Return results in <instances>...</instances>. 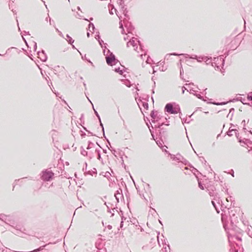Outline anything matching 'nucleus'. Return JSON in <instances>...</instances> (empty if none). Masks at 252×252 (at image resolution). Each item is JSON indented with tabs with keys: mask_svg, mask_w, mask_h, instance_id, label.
Segmentation results:
<instances>
[{
	"mask_svg": "<svg viewBox=\"0 0 252 252\" xmlns=\"http://www.w3.org/2000/svg\"><path fill=\"white\" fill-rule=\"evenodd\" d=\"M250 94H252V93H251Z\"/></svg>",
	"mask_w": 252,
	"mask_h": 252,
	"instance_id": "nucleus-41",
	"label": "nucleus"
},
{
	"mask_svg": "<svg viewBox=\"0 0 252 252\" xmlns=\"http://www.w3.org/2000/svg\"><path fill=\"white\" fill-rule=\"evenodd\" d=\"M247 98L249 100H252V95H247Z\"/></svg>",
	"mask_w": 252,
	"mask_h": 252,
	"instance_id": "nucleus-20",
	"label": "nucleus"
},
{
	"mask_svg": "<svg viewBox=\"0 0 252 252\" xmlns=\"http://www.w3.org/2000/svg\"><path fill=\"white\" fill-rule=\"evenodd\" d=\"M95 38L97 39V40H100V36L98 34L97 35L95 36Z\"/></svg>",
	"mask_w": 252,
	"mask_h": 252,
	"instance_id": "nucleus-21",
	"label": "nucleus"
},
{
	"mask_svg": "<svg viewBox=\"0 0 252 252\" xmlns=\"http://www.w3.org/2000/svg\"><path fill=\"white\" fill-rule=\"evenodd\" d=\"M135 90H136V92L137 93V91H138V90L137 89V88H135Z\"/></svg>",
	"mask_w": 252,
	"mask_h": 252,
	"instance_id": "nucleus-34",
	"label": "nucleus"
},
{
	"mask_svg": "<svg viewBox=\"0 0 252 252\" xmlns=\"http://www.w3.org/2000/svg\"><path fill=\"white\" fill-rule=\"evenodd\" d=\"M58 33H59V34L61 36H62V37H63V34L62 32L61 31H60L59 32H58Z\"/></svg>",
	"mask_w": 252,
	"mask_h": 252,
	"instance_id": "nucleus-22",
	"label": "nucleus"
},
{
	"mask_svg": "<svg viewBox=\"0 0 252 252\" xmlns=\"http://www.w3.org/2000/svg\"><path fill=\"white\" fill-rule=\"evenodd\" d=\"M53 23H54V21L51 20V25H52Z\"/></svg>",
	"mask_w": 252,
	"mask_h": 252,
	"instance_id": "nucleus-35",
	"label": "nucleus"
},
{
	"mask_svg": "<svg viewBox=\"0 0 252 252\" xmlns=\"http://www.w3.org/2000/svg\"><path fill=\"white\" fill-rule=\"evenodd\" d=\"M58 33H59V34L61 36H62V37H63V34L62 32L61 31H60L59 32H58Z\"/></svg>",
	"mask_w": 252,
	"mask_h": 252,
	"instance_id": "nucleus-23",
	"label": "nucleus"
},
{
	"mask_svg": "<svg viewBox=\"0 0 252 252\" xmlns=\"http://www.w3.org/2000/svg\"><path fill=\"white\" fill-rule=\"evenodd\" d=\"M37 54L38 58L40 59L41 61L42 62L46 61L47 57L43 50H42L41 52H38Z\"/></svg>",
	"mask_w": 252,
	"mask_h": 252,
	"instance_id": "nucleus-5",
	"label": "nucleus"
},
{
	"mask_svg": "<svg viewBox=\"0 0 252 252\" xmlns=\"http://www.w3.org/2000/svg\"><path fill=\"white\" fill-rule=\"evenodd\" d=\"M87 36H88V37L90 36V33L89 32H87Z\"/></svg>",
	"mask_w": 252,
	"mask_h": 252,
	"instance_id": "nucleus-31",
	"label": "nucleus"
},
{
	"mask_svg": "<svg viewBox=\"0 0 252 252\" xmlns=\"http://www.w3.org/2000/svg\"><path fill=\"white\" fill-rule=\"evenodd\" d=\"M165 111L170 114H177L180 110V108L177 107H173L171 103H168L166 105L165 107Z\"/></svg>",
	"mask_w": 252,
	"mask_h": 252,
	"instance_id": "nucleus-2",
	"label": "nucleus"
},
{
	"mask_svg": "<svg viewBox=\"0 0 252 252\" xmlns=\"http://www.w3.org/2000/svg\"><path fill=\"white\" fill-rule=\"evenodd\" d=\"M180 74H181V75L182 74H183V72H182L181 70H180Z\"/></svg>",
	"mask_w": 252,
	"mask_h": 252,
	"instance_id": "nucleus-38",
	"label": "nucleus"
},
{
	"mask_svg": "<svg viewBox=\"0 0 252 252\" xmlns=\"http://www.w3.org/2000/svg\"><path fill=\"white\" fill-rule=\"evenodd\" d=\"M128 36H126V37H124V40H127L128 38Z\"/></svg>",
	"mask_w": 252,
	"mask_h": 252,
	"instance_id": "nucleus-25",
	"label": "nucleus"
},
{
	"mask_svg": "<svg viewBox=\"0 0 252 252\" xmlns=\"http://www.w3.org/2000/svg\"><path fill=\"white\" fill-rule=\"evenodd\" d=\"M114 70L115 72H118L120 74H123V70L121 69L120 67L115 68Z\"/></svg>",
	"mask_w": 252,
	"mask_h": 252,
	"instance_id": "nucleus-14",
	"label": "nucleus"
},
{
	"mask_svg": "<svg viewBox=\"0 0 252 252\" xmlns=\"http://www.w3.org/2000/svg\"><path fill=\"white\" fill-rule=\"evenodd\" d=\"M106 60L107 64L111 66L116 64L118 62V61L116 59L115 55L112 53L106 57Z\"/></svg>",
	"mask_w": 252,
	"mask_h": 252,
	"instance_id": "nucleus-3",
	"label": "nucleus"
},
{
	"mask_svg": "<svg viewBox=\"0 0 252 252\" xmlns=\"http://www.w3.org/2000/svg\"><path fill=\"white\" fill-rule=\"evenodd\" d=\"M0 56H2V55H1L0 54Z\"/></svg>",
	"mask_w": 252,
	"mask_h": 252,
	"instance_id": "nucleus-42",
	"label": "nucleus"
},
{
	"mask_svg": "<svg viewBox=\"0 0 252 252\" xmlns=\"http://www.w3.org/2000/svg\"><path fill=\"white\" fill-rule=\"evenodd\" d=\"M71 45H72V47L73 48L76 49L75 46L72 44Z\"/></svg>",
	"mask_w": 252,
	"mask_h": 252,
	"instance_id": "nucleus-30",
	"label": "nucleus"
},
{
	"mask_svg": "<svg viewBox=\"0 0 252 252\" xmlns=\"http://www.w3.org/2000/svg\"><path fill=\"white\" fill-rule=\"evenodd\" d=\"M36 48H37L36 43L34 42V50L36 51Z\"/></svg>",
	"mask_w": 252,
	"mask_h": 252,
	"instance_id": "nucleus-19",
	"label": "nucleus"
},
{
	"mask_svg": "<svg viewBox=\"0 0 252 252\" xmlns=\"http://www.w3.org/2000/svg\"><path fill=\"white\" fill-rule=\"evenodd\" d=\"M120 28H121V29H122V33L123 34H124V31H124V28H123V24H122V21H121L120 22Z\"/></svg>",
	"mask_w": 252,
	"mask_h": 252,
	"instance_id": "nucleus-17",
	"label": "nucleus"
},
{
	"mask_svg": "<svg viewBox=\"0 0 252 252\" xmlns=\"http://www.w3.org/2000/svg\"><path fill=\"white\" fill-rule=\"evenodd\" d=\"M143 56H146V54H144V55H143V54H141V58H142V59H143Z\"/></svg>",
	"mask_w": 252,
	"mask_h": 252,
	"instance_id": "nucleus-26",
	"label": "nucleus"
},
{
	"mask_svg": "<svg viewBox=\"0 0 252 252\" xmlns=\"http://www.w3.org/2000/svg\"><path fill=\"white\" fill-rule=\"evenodd\" d=\"M77 9H78V10H81L80 8V7H79V6H78V7H77Z\"/></svg>",
	"mask_w": 252,
	"mask_h": 252,
	"instance_id": "nucleus-32",
	"label": "nucleus"
},
{
	"mask_svg": "<svg viewBox=\"0 0 252 252\" xmlns=\"http://www.w3.org/2000/svg\"><path fill=\"white\" fill-rule=\"evenodd\" d=\"M45 20L47 22L48 20L49 21L50 25H51V18L48 16V17H46L45 19Z\"/></svg>",
	"mask_w": 252,
	"mask_h": 252,
	"instance_id": "nucleus-18",
	"label": "nucleus"
},
{
	"mask_svg": "<svg viewBox=\"0 0 252 252\" xmlns=\"http://www.w3.org/2000/svg\"><path fill=\"white\" fill-rule=\"evenodd\" d=\"M90 20H93V18H91L90 19Z\"/></svg>",
	"mask_w": 252,
	"mask_h": 252,
	"instance_id": "nucleus-40",
	"label": "nucleus"
},
{
	"mask_svg": "<svg viewBox=\"0 0 252 252\" xmlns=\"http://www.w3.org/2000/svg\"><path fill=\"white\" fill-rule=\"evenodd\" d=\"M204 57L206 58V59L204 60L203 61L206 63L207 64L212 63V59L211 58H209L206 56H204Z\"/></svg>",
	"mask_w": 252,
	"mask_h": 252,
	"instance_id": "nucleus-11",
	"label": "nucleus"
},
{
	"mask_svg": "<svg viewBox=\"0 0 252 252\" xmlns=\"http://www.w3.org/2000/svg\"><path fill=\"white\" fill-rule=\"evenodd\" d=\"M122 10H123V14H124V16H125V17H128V15H127V11L126 10V8H125L124 6H123V7H122Z\"/></svg>",
	"mask_w": 252,
	"mask_h": 252,
	"instance_id": "nucleus-12",
	"label": "nucleus"
},
{
	"mask_svg": "<svg viewBox=\"0 0 252 252\" xmlns=\"http://www.w3.org/2000/svg\"><path fill=\"white\" fill-rule=\"evenodd\" d=\"M138 44L140 46V49L142 50V47L140 41L137 38L133 37L130 39L129 41L127 43L126 45L127 47H129L130 46H133L134 47V49L136 51L138 48Z\"/></svg>",
	"mask_w": 252,
	"mask_h": 252,
	"instance_id": "nucleus-1",
	"label": "nucleus"
},
{
	"mask_svg": "<svg viewBox=\"0 0 252 252\" xmlns=\"http://www.w3.org/2000/svg\"><path fill=\"white\" fill-rule=\"evenodd\" d=\"M184 56L186 58H189V57L191 56L187 54H178V56Z\"/></svg>",
	"mask_w": 252,
	"mask_h": 252,
	"instance_id": "nucleus-16",
	"label": "nucleus"
},
{
	"mask_svg": "<svg viewBox=\"0 0 252 252\" xmlns=\"http://www.w3.org/2000/svg\"><path fill=\"white\" fill-rule=\"evenodd\" d=\"M75 17L78 19H82L83 16L78 12H77L76 15H75Z\"/></svg>",
	"mask_w": 252,
	"mask_h": 252,
	"instance_id": "nucleus-15",
	"label": "nucleus"
},
{
	"mask_svg": "<svg viewBox=\"0 0 252 252\" xmlns=\"http://www.w3.org/2000/svg\"><path fill=\"white\" fill-rule=\"evenodd\" d=\"M213 103L214 104H219V103H216V102H214Z\"/></svg>",
	"mask_w": 252,
	"mask_h": 252,
	"instance_id": "nucleus-36",
	"label": "nucleus"
},
{
	"mask_svg": "<svg viewBox=\"0 0 252 252\" xmlns=\"http://www.w3.org/2000/svg\"><path fill=\"white\" fill-rule=\"evenodd\" d=\"M91 29H92V30L93 31H94V29H95V27H94V25L93 23H90V24H89V31H90V32H92V31H91Z\"/></svg>",
	"mask_w": 252,
	"mask_h": 252,
	"instance_id": "nucleus-13",
	"label": "nucleus"
},
{
	"mask_svg": "<svg viewBox=\"0 0 252 252\" xmlns=\"http://www.w3.org/2000/svg\"><path fill=\"white\" fill-rule=\"evenodd\" d=\"M146 62H147V63H149V59H147V61H146Z\"/></svg>",
	"mask_w": 252,
	"mask_h": 252,
	"instance_id": "nucleus-29",
	"label": "nucleus"
},
{
	"mask_svg": "<svg viewBox=\"0 0 252 252\" xmlns=\"http://www.w3.org/2000/svg\"><path fill=\"white\" fill-rule=\"evenodd\" d=\"M53 173L50 171H45L43 172L41 178L44 181H49L53 177Z\"/></svg>",
	"mask_w": 252,
	"mask_h": 252,
	"instance_id": "nucleus-4",
	"label": "nucleus"
},
{
	"mask_svg": "<svg viewBox=\"0 0 252 252\" xmlns=\"http://www.w3.org/2000/svg\"><path fill=\"white\" fill-rule=\"evenodd\" d=\"M90 63H92L91 62V61H88Z\"/></svg>",
	"mask_w": 252,
	"mask_h": 252,
	"instance_id": "nucleus-39",
	"label": "nucleus"
},
{
	"mask_svg": "<svg viewBox=\"0 0 252 252\" xmlns=\"http://www.w3.org/2000/svg\"><path fill=\"white\" fill-rule=\"evenodd\" d=\"M214 63L215 64V65L216 66V63ZM212 66H214V65L213 63H212Z\"/></svg>",
	"mask_w": 252,
	"mask_h": 252,
	"instance_id": "nucleus-33",
	"label": "nucleus"
},
{
	"mask_svg": "<svg viewBox=\"0 0 252 252\" xmlns=\"http://www.w3.org/2000/svg\"><path fill=\"white\" fill-rule=\"evenodd\" d=\"M66 37V38L65 39L67 41L68 43L72 44L74 42V40L72 39V38L68 34H67Z\"/></svg>",
	"mask_w": 252,
	"mask_h": 252,
	"instance_id": "nucleus-8",
	"label": "nucleus"
},
{
	"mask_svg": "<svg viewBox=\"0 0 252 252\" xmlns=\"http://www.w3.org/2000/svg\"><path fill=\"white\" fill-rule=\"evenodd\" d=\"M98 42L100 45H102V43H103V41L102 40H98Z\"/></svg>",
	"mask_w": 252,
	"mask_h": 252,
	"instance_id": "nucleus-24",
	"label": "nucleus"
},
{
	"mask_svg": "<svg viewBox=\"0 0 252 252\" xmlns=\"http://www.w3.org/2000/svg\"><path fill=\"white\" fill-rule=\"evenodd\" d=\"M178 56V54H177L176 53H171V54H167L166 55L165 57V59L167 60H169L170 59V57L171 56Z\"/></svg>",
	"mask_w": 252,
	"mask_h": 252,
	"instance_id": "nucleus-9",
	"label": "nucleus"
},
{
	"mask_svg": "<svg viewBox=\"0 0 252 252\" xmlns=\"http://www.w3.org/2000/svg\"><path fill=\"white\" fill-rule=\"evenodd\" d=\"M221 59H222V64H223V63H224V61L223 59V58H220V60H221Z\"/></svg>",
	"mask_w": 252,
	"mask_h": 252,
	"instance_id": "nucleus-28",
	"label": "nucleus"
},
{
	"mask_svg": "<svg viewBox=\"0 0 252 252\" xmlns=\"http://www.w3.org/2000/svg\"><path fill=\"white\" fill-rule=\"evenodd\" d=\"M122 81H123V83L127 87H129L131 86L130 82L128 80H127V79L122 80Z\"/></svg>",
	"mask_w": 252,
	"mask_h": 252,
	"instance_id": "nucleus-10",
	"label": "nucleus"
},
{
	"mask_svg": "<svg viewBox=\"0 0 252 252\" xmlns=\"http://www.w3.org/2000/svg\"><path fill=\"white\" fill-rule=\"evenodd\" d=\"M180 74H181V75L182 74H183V72H182L181 70H180Z\"/></svg>",
	"mask_w": 252,
	"mask_h": 252,
	"instance_id": "nucleus-37",
	"label": "nucleus"
},
{
	"mask_svg": "<svg viewBox=\"0 0 252 252\" xmlns=\"http://www.w3.org/2000/svg\"><path fill=\"white\" fill-rule=\"evenodd\" d=\"M179 89L181 91V93L184 94L185 92V91H187V92H189V93L190 94H197L195 93V91L189 89V91L188 89L186 88L185 87H179Z\"/></svg>",
	"mask_w": 252,
	"mask_h": 252,
	"instance_id": "nucleus-6",
	"label": "nucleus"
},
{
	"mask_svg": "<svg viewBox=\"0 0 252 252\" xmlns=\"http://www.w3.org/2000/svg\"><path fill=\"white\" fill-rule=\"evenodd\" d=\"M56 31L58 32H59L60 31L58 30V29L57 28H56Z\"/></svg>",
	"mask_w": 252,
	"mask_h": 252,
	"instance_id": "nucleus-27",
	"label": "nucleus"
},
{
	"mask_svg": "<svg viewBox=\"0 0 252 252\" xmlns=\"http://www.w3.org/2000/svg\"><path fill=\"white\" fill-rule=\"evenodd\" d=\"M190 59H195L198 62H201L204 60L206 59V58L204 56H199L198 57L195 55H192L190 57H189Z\"/></svg>",
	"mask_w": 252,
	"mask_h": 252,
	"instance_id": "nucleus-7",
	"label": "nucleus"
}]
</instances>
